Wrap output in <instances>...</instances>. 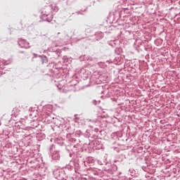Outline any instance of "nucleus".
<instances>
[{
  "mask_svg": "<svg viewBox=\"0 0 180 180\" xmlns=\"http://www.w3.org/2000/svg\"><path fill=\"white\" fill-rule=\"evenodd\" d=\"M19 113H20V106L15 107L13 109V115H14L15 117L19 116Z\"/></svg>",
  "mask_w": 180,
  "mask_h": 180,
  "instance_id": "nucleus-1",
  "label": "nucleus"
}]
</instances>
